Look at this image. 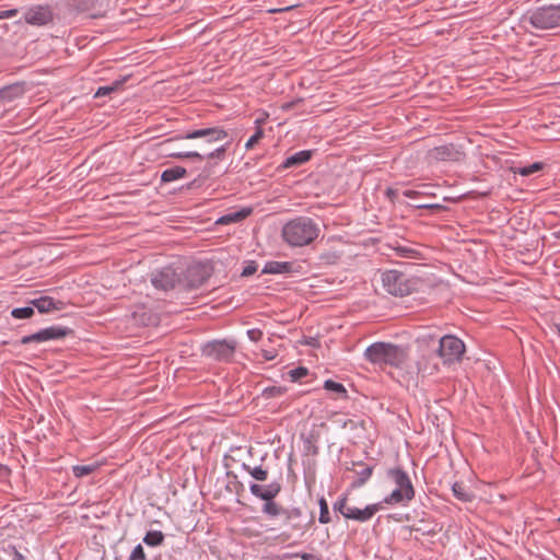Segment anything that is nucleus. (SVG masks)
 <instances>
[{
    "instance_id": "obj_48",
    "label": "nucleus",
    "mask_w": 560,
    "mask_h": 560,
    "mask_svg": "<svg viewBox=\"0 0 560 560\" xmlns=\"http://www.w3.org/2000/svg\"><path fill=\"white\" fill-rule=\"evenodd\" d=\"M301 558H302L303 560H313V559H314V555H312V553H303V555L301 556Z\"/></svg>"
},
{
    "instance_id": "obj_10",
    "label": "nucleus",
    "mask_w": 560,
    "mask_h": 560,
    "mask_svg": "<svg viewBox=\"0 0 560 560\" xmlns=\"http://www.w3.org/2000/svg\"><path fill=\"white\" fill-rule=\"evenodd\" d=\"M179 281V276L172 267H164L160 270H156L152 275L151 282L154 288L168 291L175 288L176 283Z\"/></svg>"
},
{
    "instance_id": "obj_32",
    "label": "nucleus",
    "mask_w": 560,
    "mask_h": 560,
    "mask_svg": "<svg viewBox=\"0 0 560 560\" xmlns=\"http://www.w3.org/2000/svg\"><path fill=\"white\" fill-rule=\"evenodd\" d=\"M287 393V388L283 386H269L262 390V397L266 399L281 397Z\"/></svg>"
},
{
    "instance_id": "obj_36",
    "label": "nucleus",
    "mask_w": 560,
    "mask_h": 560,
    "mask_svg": "<svg viewBox=\"0 0 560 560\" xmlns=\"http://www.w3.org/2000/svg\"><path fill=\"white\" fill-rule=\"evenodd\" d=\"M264 137L261 127H257L256 132L245 143L246 150H252Z\"/></svg>"
},
{
    "instance_id": "obj_6",
    "label": "nucleus",
    "mask_w": 560,
    "mask_h": 560,
    "mask_svg": "<svg viewBox=\"0 0 560 560\" xmlns=\"http://www.w3.org/2000/svg\"><path fill=\"white\" fill-rule=\"evenodd\" d=\"M236 351L235 340H212L205 343L201 348L203 357L219 362H231Z\"/></svg>"
},
{
    "instance_id": "obj_23",
    "label": "nucleus",
    "mask_w": 560,
    "mask_h": 560,
    "mask_svg": "<svg viewBox=\"0 0 560 560\" xmlns=\"http://www.w3.org/2000/svg\"><path fill=\"white\" fill-rule=\"evenodd\" d=\"M242 468L250 475V477L256 481H266L269 476L268 467L264 465L250 466L246 463L242 464Z\"/></svg>"
},
{
    "instance_id": "obj_17",
    "label": "nucleus",
    "mask_w": 560,
    "mask_h": 560,
    "mask_svg": "<svg viewBox=\"0 0 560 560\" xmlns=\"http://www.w3.org/2000/svg\"><path fill=\"white\" fill-rule=\"evenodd\" d=\"M410 529L423 536H435L441 532L442 527L436 522L432 521L427 513H423V517L413 524Z\"/></svg>"
},
{
    "instance_id": "obj_41",
    "label": "nucleus",
    "mask_w": 560,
    "mask_h": 560,
    "mask_svg": "<svg viewBox=\"0 0 560 560\" xmlns=\"http://www.w3.org/2000/svg\"><path fill=\"white\" fill-rule=\"evenodd\" d=\"M257 264L256 261L254 260H246L245 261V267L243 268L242 272H241V276L242 277H249L252 275H254L256 271H257Z\"/></svg>"
},
{
    "instance_id": "obj_38",
    "label": "nucleus",
    "mask_w": 560,
    "mask_h": 560,
    "mask_svg": "<svg viewBox=\"0 0 560 560\" xmlns=\"http://www.w3.org/2000/svg\"><path fill=\"white\" fill-rule=\"evenodd\" d=\"M120 85H121V82H115L112 85L101 86L97 89V91L95 93V97L108 95L112 92L117 91Z\"/></svg>"
},
{
    "instance_id": "obj_11",
    "label": "nucleus",
    "mask_w": 560,
    "mask_h": 560,
    "mask_svg": "<svg viewBox=\"0 0 560 560\" xmlns=\"http://www.w3.org/2000/svg\"><path fill=\"white\" fill-rule=\"evenodd\" d=\"M185 277L189 288H199L210 277L209 267L201 262L191 264L187 267Z\"/></svg>"
},
{
    "instance_id": "obj_37",
    "label": "nucleus",
    "mask_w": 560,
    "mask_h": 560,
    "mask_svg": "<svg viewBox=\"0 0 560 560\" xmlns=\"http://www.w3.org/2000/svg\"><path fill=\"white\" fill-rule=\"evenodd\" d=\"M306 375H308V370L304 366H299L289 371V376L293 382L301 381Z\"/></svg>"
},
{
    "instance_id": "obj_25",
    "label": "nucleus",
    "mask_w": 560,
    "mask_h": 560,
    "mask_svg": "<svg viewBox=\"0 0 560 560\" xmlns=\"http://www.w3.org/2000/svg\"><path fill=\"white\" fill-rule=\"evenodd\" d=\"M340 257H341L340 253L329 248V249H326L325 252H323L322 254H319V256L317 258L318 261L316 262V265L319 267L336 265L339 261Z\"/></svg>"
},
{
    "instance_id": "obj_12",
    "label": "nucleus",
    "mask_w": 560,
    "mask_h": 560,
    "mask_svg": "<svg viewBox=\"0 0 560 560\" xmlns=\"http://www.w3.org/2000/svg\"><path fill=\"white\" fill-rule=\"evenodd\" d=\"M302 265L296 261H267L262 268V273L280 275V273H301Z\"/></svg>"
},
{
    "instance_id": "obj_43",
    "label": "nucleus",
    "mask_w": 560,
    "mask_h": 560,
    "mask_svg": "<svg viewBox=\"0 0 560 560\" xmlns=\"http://www.w3.org/2000/svg\"><path fill=\"white\" fill-rule=\"evenodd\" d=\"M247 336L252 341H258L262 337V331L258 328H253L247 330Z\"/></svg>"
},
{
    "instance_id": "obj_8",
    "label": "nucleus",
    "mask_w": 560,
    "mask_h": 560,
    "mask_svg": "<svg viewBox=\"0 0 560 560\" xmlns=\"http://www.w3.org/2000/svg\"><path fill=\"white\" fill-rule=\"evenodd\" d=\"M382 282L385 290L392 295L404 296L410 292L405 275L399 271L388 270L384 272L382 275Z\"/></svg>"
},
{
    "instance_id": "obj_42",
    "label": "nucleus",
    "mask_w": 560,
    "mask_h": 560,
    "mask_svg": "<svg viewBox=\"0 0 560 560\" xmlns=\"http://www.w3.org/2000/svg\"><path fill=\"white\" fill-rule=\"evenodd\" d=\"M335 422L342 429L350 428L351 430H354L357 428V422L352 419L339 418L336 419Z\"/></svg>"
},
{
    "instance_id": "obj_53",
    "label": "nucleus",
    "mask_w": 560,
    "mask_h": 560,
    "mask_svg": "<svg viewBox=\"0 0 560 560\" xmlns=\"http://www.w3.org/2000/svg\"><path fill=\"white\" fill-rule=\"evenodd\" d=\"M559 521H560V516H559Z\"/></svg>"
},
{
    "instance_id": "obj_52",
    "label": "nucleus",
    "mask_w": 560,
    "mask_h": 560,
    "mask_svg": "<svg viewBox=\"0 0 560 560\" xmlns=\"http://www.w3.org/2000/svg\"><path fill=\"white\" fill-rule=\"evenodd\" d=\"M265 358H266L267 360H271V359H273V357H271V355H270V353H267V354L265 355Z\"/></svg>"
},
{
    "instance_id": "obj_45",
    "label": "nucleus",
    "mask_w": 560,
    "mask_h": 560,
    "mask_svg": "<svg viewBox=\"0 0 560 560\" xmlns=\"http://www.w3.org/2000/svg\"><path fill=\"white\" fill-rule=\"evenodd\" d=\"M15 12H16L15 10L2 12V13H0V19H2V18H11V16L15 15Z\"/></svg>"
},
{
    "instance_id": "obj_5",
    "label": "nucleus",
    "mask_w": 560,
    "mask_h": 560,
    "mask_svg": "<svg viewBox=\"0 0 560 560\" xmlns=\"http://www.w3.org/2000/svg\"><path fill=\"white\" fill-rule=\"evenodd\" d=\"M319 234V228L310 218L300 217L289 221L282 229L283 240L289 245H310Z\"/></svg>"
},
{
    "instance_id": "obj_49",
    "label": "nucleus",
    "mask_w": 560,
    "mask_h": 560,
    "mask_svg": "<svg viewBox=\"0 0 560 560\" xmlns=\"http://www.w3.org/2000/svg\"><path fill=\"white\" fill-rule=\"evenodd\" d=\"M555 330H556L557 335L560 337V324L555 325Z\"/></svg>"
},
{
    "instance_id": "obj_2",
    "label": "nucleus",
    "mask_w": 560,
    "mask_h": 560,
    "mask_svg": "<svg viewBox=\"0 0 560 560\" xmlns=\"http://www.w3.org/2000/svg\"><path fill=\"white\" fill-rule=\"evenodd\" d=\"M228 138V132L222 128H203L183 133L177 139L196 140L200 139L201 142L196 145V150L170 153L174 159H197L202 160L206 156L209 159H221L225 154L226 147L221 145L213 151L207 153L210 145L215 142L222 141Z\"/></svg>"
},
{
    "instance_id": "obj_35",
    "label": "nucleus",
    "mask_w": 560,
    "mask_h": 560,
    "mask_svg": "<svg viewBox=\"0 0 560 560\" xmlns=\"http://www.w3.org/2000/svg\"><path fill=\"white\" fill-rule=\"evenodd\" d=\"M541 168H542V164L539 162H536L528 166L516 167V168H514V173H517L522 176H529L536 172H539Z\"/></svg>"
},
{
    "instance_id": "obj_34",
    "label": "nucleus",
    "mask_w": 560,
    "mask_h": 560,
    "mask_svg": "<svg viewBox=\"0 0 560 560\" xmlns=\"http://www.w3.org/2000/svg\"><path fill=\"white\" fill-rule=\"evenodd\" d=\"M11 315L16 319L31 318L34 315V308L33 306L16 307L12 310Z\"/></svg>"
},
{
    "instance_id": "obj_24",
    "label": "nucleus",
    "mask_w": 560,
    "mask_h": 560,
    "mask_svg": "<svg viewBox=\"0 0 560 560\" xmlns=\"http://www.w3.org/2000/svg\"><path fill=\"white\" fill-rule=\"evenodd\" d=\"M393 248L396 250L397 257H400V258L407 259V260H415V262L406 261L405 264L416 265L417 264L416 260L424 259L422 254L413 247H393Z\"/></svg>"
},
{
    "instance_id": "obj_39",
    "label": "nucleus",
    "mask_w": 560,
    "mask_h": 560,
    "mask_svg": "<svg viewBox=\"0 0 560 560\" xmlns=\"http://www.w3.org/2000/svg\"><path fill=\"white\" fill-rule=\"evenodd\" d=\"M4 553H7L9 557H11L12 560H24L25 557L23 553H21L15 546L8 545L3 548Z\"/></svg>"
},
{
    "instance_id": "obj_27",
    "label": "nucleus",
    "mask_w": 560,
    "mask_h": 560,
    "mask_svg": "<svg viewBox=\"0 0 560 560\" xmlns=\"http://www.w3.org/2000/svg\"><path fill=\"white\" fill-rule=\"evenodd\" d=\"M324 388L327 392H330L334 395V398H348V392L343 384L335 382L332 380H327L324 383Z\"/></svg>"
},
{
    "instance_id": "obj_33",
    "label": "nucleus",
    "mask_w": 560,
    "mask_h": 560,
    "mask_svg": "<svg viewBox=\"0 0 560 560\" xmlns=\"http://www.w3.org/2000/svg\"><path fill=\"white\" fill-rule=\"evenodd\" d=\"M348 502V494H342L338 498V500L332 504V510L335 513H340L345 517V513H349L348 510L351 509V506L347 505Z\"/></svg>"
},
{
    "instance_id": "obj_9",
    "label": "nucleus",
    "mask_w": 560,
    "mask_h": 560,
    "mask_svg": "<svg viewBox=\"0 0 560 560\" xmlns=\"http://www.w3.org/2000/svg\"><path fill=\"white\" fill-rule=\"evenodd\" d=\"M73 334V330L63 326H50L39 331L22 337L21 343L28 345L32 342H45L49 340L62 339Z\"/></svg>"
},
{
    "instance_id": "obj_18",
    "label": "nucleus",
    "mask_w": 560,
    "mask_h": 560,
    "mask_svg": "<svg viewBox=\"0 0 560 560\" xmlns=\"http://www.w3.org/2000/svg\"><path fill=\"white\" fill-rule=\"evenodd\" d=\"M253 213V209L250 207H243L240 209H234L220 217L215 224L218 225H229L244 221Z\"/></svg>"
},
{
    "instance_id": "obj_21",
    "label": "nucleus",
    "mask_w": 560,
    "mask_h": 560,
    "mask_svg": "<svg viewBox=\"0 0 560 560\" xmlns=\"http://www.w3.org/2000/svg\"><path fill=\"white\" fill-rule=\"evenodd\" d=\"M538 248L539 247H524L523 249H517L514 252L513 255L523 264L530 265L536 262L537 259L542 255V252H539Z\"/></svg>"
},
{
    "instance_id": "obj_20",
    "label": "nucleus",
    "mask_w": 560,
    "mask_h": 560,
    "mask_svg": "<svg viewBox=\"0 0 560 560\" xmlns=\"http://www.w3.org/2000/svg\"><path fill=\"white\" fill-rule=\"evenodd\" d=\"M353 466L360 467L359 470H354L357 477L351 481L350 488L351 489H359L363 487L368 480L371 478L374 467L365 465L362 462L353 463Z\"/></svg>"
},
{
    "instance_id": "obj_3",
    "label": "nucleus",
    "mask_w": 560,
    "mask_h": 560,
    "mask_svg": "<svg viewBox=\"0 0 560 560\" xmlns=\"http://www.w3.org/2000/svg\"><path fill=\"white\" fill-rule=\"evenodd\" d=\"M419 348H432L445 365L462 361L466 347L463 340L454 335H445L438 338L433 335H421L416 340Z\"/></svg>"
},
{
    "instance_id": "obj_51",
    "label": "nucleus",
    "mask_w": 560,
    "mask_h": 560,
    "mask_svg": "<svg viewBox=\"0 0 560 560\" xmlns=\"http://www.w3.org/2000/svg\"><path fill=\"white\" fill-rule=\"evenodd\" d=\"M265 358H266L267 360H271V359H273V357H271V355H270V353H267V354L265 355Z\"/></svg>"
},
{
    "instance_id": "obj_13",
    "label": "nucleus",
    "mask_w": 560,
    "mask_h": 560,
    "mask_svg": "<svg viewBox=\"0 0 560 560\" xmlns=\"http://www.w3.org/2000/svg\"><path fill=\"white\" fill-rule=\"evenodd\" d=\"M24 20L28 24L40 26L52 20V13L49 7L36 5L25 12Z\"/></svg>"
},
{
    "instance_id": "obj_16",
    "label": "nucleus",
    "mask_w": 560,
    "mask_h": 560,
    "mask_svg": "<svg viewBox=\"0 0 560 560\" xmlns=\"http://www.w3.org/2000/svg\"><path fill=\"white\" fill-rule=\"evenodd\" d=\"M31 304L37 308L39 313H49L52 311H61L65 308V302L55 300L51 296L44 295L31 301Z\"/></svg>"
},
{
    "instance_id": "obj_1",
    "label": "nucleus",
    "mask_w": 560,
    "mask_h": 560,
    "mask_svg": "<svg viewBox=\"0 0 560 560\" xmlns=\"http://www.w3.org/2000/svg\"><path fill=\"white\" fill-rule=\"evenodd\" d=\"M282 490V485L279 480H272L268 485H260L257 482L249 483L250 493L264 501L261 512L268 518H276L279 516L284 517V524L290 526L293 530L303 532L304 526L301 523L302 511L300 508L287 509L275 501Z\"/></svg>"
},
{
    "instance_id": "obj_4",
    "label": "nucleus",
    "mask_w": 560,
    "mask_h": 560,
    "mask_svg": "<svg viewBox=\"0 0 560 560\" xmlns=\"http://www.w3.org/2000/svg\"><path fill=\"white\" fill-rule=\"evenodd\" d=\"M363 355L368 362L374 365H389L397 369L401 368L408 358L404 347L384 341L370 345Z\"/></svg>"
},
{
    "instance_id": "obj_7",
    "label": "nucleus",
    "mask_w": 560,
    "mask_h": 560,
    "mask_svg": "<svg viewBox=\"0 0 560 560\" xmlns=\"http://www.w3.org/2000/svg\"><path fill=\"white\" fill-rule=\"evenodd\" d=\"M528 21L538 30H550L560 26V4L541 7L533 11Z\"/></svg>"
},
{
    "instance_id": "obj_29",
    "label": "nucleus",
    "mask_w": 560,
    "mask_h": 560,
    "mask_svg": "<svg viewBox=\"0 0 560 560\" xmlns=\"http://www.w3.org/2000/svg\"><path fill=\"white\" fill-rule=\"evenodd\" d=\"M163 541L164 534L161 530H149L143 537V542L149 547L161 546Z\"/></svg>"
},
{
    "instance_id": "obj_31",
    "label": "nucleus",
    "mask_w": 560,
    "mask_h": 560,
    "mask_svg": "<svg viewBox=\"0 0 560 560\" xmlns=\"http://www.w3.org/2000/svg\"><path fill=\"white\" fill-rule=\"evenodd\" d=\"M318 505H319L318 522L320 524H328V523H330L332 520H331V515H330V512H329L328 503H327V501H326V499L324 497H320L318 499Z\"/></svg>"
},
{
    "instance_id": "obj_50",
    "label": "nucleus",
    "mask_w": 560,
    "mask_h": 560,
    "mask_svg": "<svg viewBox=\"0 0 560 560\" xmlns=\"http://www.w3.org/2000/svg\"><path fill=\"white\" fill-rule=\"evenodd\" d=\"M14 89H8V90H4L2 93L3 94H9L10 92H12Z\"/></svg>"
},
{
    "instance_id": "obj_15",
    "label": "nucleus",
    "mask_w": 560,
    "mask_h": 560,
    "mask_svg": "<svg viewBox=\"0 0 560 560\" xmlns=\"http://www.w3.org/2000/svg\"><path fill=\"white\" fill-rule=\"evenodd\" d=\"M387 476L394 481L397 489L416 494V490L408 474L400 467L390 468Z\"/></svg>"
},
{
    "instance_id": "obj_47",
    "label": "nucleus",
    "mask_w": 560,
    "mask_h": 560,
    "mask_svg": "<svg viewBox=\"0 0 560 560\" xmlns=\"http://www.w3.org/2000/svg\"><path fill=\"white\" fill-rule=\"evenodd\" d=\"M268 115L266 114L265 117L256 119L255 124L257 127H261V125L266 121Z\"/></svg>"
},
{
    "instance_id": "obj_44",
    "label": "nucleus",
    "mask_w": 560,
    "mask_h": 560,
    "mask_svg": "<svg viewBox=\"0 0 560 560\" xmlns=\"http://www.w3.org/2000/svg\"><path fill=\"white\" fill-rule=\"evenodd\" d=\"M304 450L313 455H317L318 453V447L312 442L311 439H306L304 441Z\"/></svg>"
},
{
    "instance_id": "obj_40",
    "label": "nucleus",
    "mask_w": 560,
    "mask_h": 560,
    "mask_svg": "<svg viewBox=\"0 0 560 560\" xmlns=\"http://www.w3.org/2000/svg\"><path fill=\"white\" fill-rule=\"evenodd\" d=\"M128 560H147V556L142 545L138 544L131 551Z\"/></svg>"
},
{
    "instance_id": "obj_30",
    "label": "nucleus",
    "mask_w": 560,
    "mask_h": 560,
    "mask_svg": "<svg viewBox=\"0 0 560 560\" xmlns=\"http://www.w3.org/2000/svg\"><path fill=\"white\" fill-rule=\"evenodd\" d=\"M98 467V464L74 465L72 466V474L75 478H82L93 474Z\"/></svg>"
},
{
    "instance_id": "obj_14",
    "label": "nucleus",
    "mask_w": 560,
    "mask_h": 560,
    "mask_svg": "<svg viewBox=\"0 0 560 560\" xmlns=\"http://www.w3.org/2000/svg\"><path fill=\"white\" fill-rule=\"evenodd\" d=\"M380 510H382V503L369 504L364 509L351 508L348 510L349 513H345V518L364 523L370 521Z\"/></svg>"
},
{
    "instance_id": "obj_28",
    "label": "nucleus",
    "mask_w": 560,
    "mask_h": 560,
    "mask_svg": "<svg viewBox=\"0 0 560 560\" xmlns=\"http://www.w3.org/2000/svg\"><path fill=\"white\" fill-rule=\"evenodd\" d=\"M187 174L186 168L182 166H174L172 168L165 170L161 175V180L163 183H171L177 179L185 177Z\"/></svg>"
},
{
    "instance_id": "obj_46",
    "label": "nucleus",
    "mask_w": 560,
    "mask_h": 560,
    "mask_svg": "<svg viewBox=\"0 0 560 560\" xmlns=\"http://www.w3.org/2000/svg\"><path fill=\"white\" fill-rule=\"evenodd\" d=\"M404 195L406 197L413 198V197H416L418 195V192L416 190H405Z\"/></svg>"
},
{
    "instance_id": "obj_22",
    "label": "nucleus",
    "mask_w": 560,
    "mask_h": 560,
    "mask_svg": "<svg viewBox=\"0 0 560 560\" xmlns=\"http://www.w3.org/2000/svg\"><path fill=\"white\" fill-rule=\"evenodd\" d=\"M454 497L462 502H471L475 498L474 492L462 481H456L452 486Z\"/></svg>"
},
{
    "instance_id": "obj_26",
    "label": "nucleus",
    "mask_w": 560,
    "mask_h": 560,
    "mask_svg": "<svg viewBox=\"0 0 560 560\" xmlns=\"http://www.w3.org/2000/svg\"><path fill=\"white\" fill-rule=\"evenodd\" d=\"M311 156H312V152L308 150L296 152L293 155L289 156L283 162V167L289 168L292 166L304 164L311 159Z\"/></svg>"
},
{
    "instance_id": "obj_19",
    "label": "nucleus",
    "mask_w": 560,
    "mask_h": 560,
    "mask_svg": "<svg viewBox=\"0 0 560 560\" xmlns=\"http://www.w3.org/2000/svg\"><path fill=\"white\" fill-rule=\"evenodd\" d=\"M416 494L405 492L401 489L395 488L388 495L384 498V500L381 502L383 504L387 505H402L407 506L410 501L413 500Z\"/></svg>"
}]
</instances>
